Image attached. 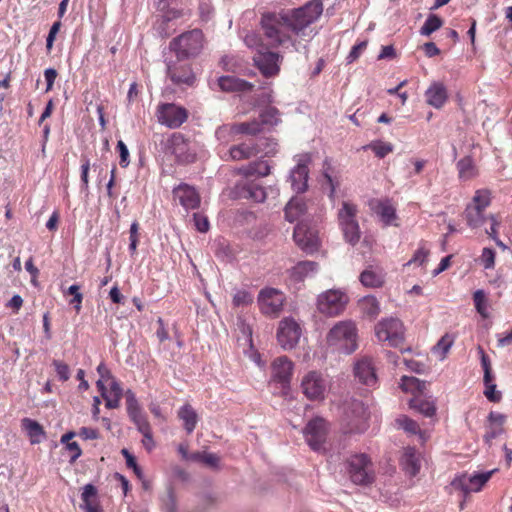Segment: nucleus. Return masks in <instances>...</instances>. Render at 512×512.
Returning a JSON list of instances; mask_svg holds the SVG:
<instances>
[{
    "label": "nucleus",
    "mask_w": 512,
    "mask_h": 512,
    "mask_svg": "<svg viewBox=\"0 0 512 512\" xmlns=\"http://www.w3.org/2000/svg\"><path fill=\"white\" fill-rule=\"evenodd\" d=\"M378 158H384L393 151V145L389 142L375 141L368 146Z\"/></svg>",
    "instance_id": "nucleus-51"
},
{
    "label": "nucleus",
    "mask_w": 512,
    "mask_h": 512,
    "mask_svg": "<svg viewBox=\"0 0 512 512\" xmlns=\"http://www.w3.org/2000/svg\"><path fill=\"white\" fill-rule=\"evenodd\" d=\"M170 149L181 163L189 164L196 160L195 150L191 149L189 141L181 133H174L172 135Z\"/></svg>",
    "instance_id": "nucleus-15"
},
{
    "label": "nucleus",
    "mask_w": 512,
    "mask_h": 512,
    "mask_svg": "<svg viewBox=\"0 0 512 512\" xmlns=\"http://www.w3.org/2000/svg\"><path fill=\"white\" fill-rule=\"evenodd\" d=\"M256 147L258 146H254L253 140L232 145L223 159L233 161L250 159L259 154V149L257 150Z\"/></svg>",
    "instance_id": "nucleus-22"
},
{
    "label": "nucleus",
    "mask_w": 512,
    "mask_h": 512,
    "mask_svg": "<svg viewBox=\"0 0 512 512\" xmlns=\"http://www.w3.org/2000/svg\"><path fill=\"white\" fill-rule=\"evenodd\" d=\"M346 473L355 485H371L376 478L371 458L365 453H358L346 459Z\"/></svg>",
    "instance_id": "nucleus-3"
},
{
    "label": "nucleus",
    "mask_w": 512,
    "mask_h": 512,
    "mask_svg": "<svg viewBox=\"0 0 512 512\" xmlns=\"http://www.w3.org/2000/svg\"><path fill=\"white\" fill-rule=\"evenodd\" d=\"M341 409L340 422L347 433H363L368 428L369 413L362 401L350 399Z\"/></svg>",
    "instance_id": "nucleus-2"
},
{
    "label": "nucleus",
    "mask_w": 512,
    "mask_h": 512,
    "mask_svg": "<svg viewBox=\"0 0 512 512\" xmlns=\"http://www.w3.org/2000/svg\"><path fill=\"white\" fill-rule=\"evenodd\" d=\"M156 117L161 125L176 129L187 121L189 112L185 107L174 103H161L157 106Z\"/></svg>",
    "instance_id": "nucleus-8"
},
{
    "label": "nucleus",
    "mask_w": 512,
    "mask_h": 512,
    "mask_svg": "<svg viewBox=\"0 0 512 512\" xmlns=\"http://www.w3.org/2000/svg\"><path fill=\"white\" fill-rule=\"evenodd\" d=\"M258 120L261 123L262 130L265 125L275 126L280 121L279 111L275 107H267L260 113Z\"/></svg>",
    "instance_id": "nucleus-45"
},
{
    "label": "nucleus",
    "mask_w": 512,
    "mask_h": 512,
    "mask_svg": "<svg viewBox=\"0 0 512 512\" xmlns=\"http://www.w3.org/2000/svg\"><path fill=\"white\" fill-rule=\"evenodd\" d=\"M409 406L426 417H432L436 413L434 401L415 396L409 401Z\"/></svg>",
    "instance_id": "nucleus-35"
},
{
    "label": "nucleus",
    "mask_w": 512,
    "mask_h": 512,
    "mask_svg": "<svg viewBox=\"0 0 512 512\" xmlns=\"http://www.w3.org/2000/svg\"><path fill=\"white\" fill-rule=\"evenodd\" d=\"M320 16V1L312 0L304 6L281 11L265 13L261 18V26L271 47L286 46L291 43L292 35L299 34Z\"/></svg>",
    "instance_id": "nucleus-1"
},
{
    "label": "nucleus",
    "mask_w": 512,
    "mask_h": 512,
    "mask_svg": "<svg viewBox=\"0 0 512 512\" xmlns=\"http://www.w3.org/2000/svg\"><path fill=\"white\" fill-rule=\"evenodd\" d=\"M354 375L358 381L367 386H375L377 375L373 360L370 357H362L354 364Z\"/></svg>",
    "instance_id": "nucleus-18"
},
{
    "label": "nucleus",
    "mask_w": 512,
    "mask_h": 512,
    "mask_svg": "<svg viewBox=\"0 0 512 512\" xmlns=\"http://www.w3.org/2000/svg\"><path fill=\"white\" fill-rule=\"evenodd\" d=\"M473 299H474L475 308H476L477 312L482 317L487 318L488 317V312H487L488 304H487V299H486V295H485L484 291L483 290L475 291V293L473 295Z\"/></svg>",
    "instance_id": "nucleus-50"
},
{
    "label": "nucleus",
    "mask_w": 512,
    "mask_h": 512,
    "mask_svg": "<svg viewBox=\"0 0 512 512\" xmlns=\"http://www.w3.org/2000/svg\"><path fill=\"white\" fill-rule=\"evenodd\" d=\"M426 102L436 109L441 108L448 99L446 87L443 83L433 82L425 92Z\"/></svg>",
    "instance_id": "nucleus-27"
},
{
    "label": "nucleus",
    "mask_w": 512,
    "mask_h": 512,
    "mask_svg": "<svg viewBox=\"0 0 512 512\" xmlns=\"http://www.w3.org/2000/svg\"><path fill=\"white\" fill-rule=\"evenodd\" d=\"M285 301L284 294L275 288L262 289L258 296L260 311L268 316H278Z\"/></svg>",
    "instance_id": "nucleus-11"
},
{
    "label": "nucleus",
    "mask_w": 512,
    "mask_h": 512,
    "mask_svg": "<svg viewBox=\"0 0 512 512\" xmlns=\"http://www.w3.org/2000/svg\"><path fill=\"white\" fill-rule=\"evenodd\" d=\"M491 204V191L479 189L475 192L471 202L466 206L464 218L467 225L476 229L481 227L488 217L485 216V209Z\"/></svg>",
    "instance_id": "nucleus-6"
},
{
    "label": "nucleus",
    "mask_w": 512,
    "mask_h": 512,
    "mask_svg": "<svg viewBox=\"0 0 512 512\" xmlns=\"http://www.w3.org/2000/svg\"><path fill=\"white\" fill-rule=\"evenodd\" d=\"M294 364L287 356H280L271 364V380L279 383L283 389L289 388Z\"/></svg>",
    "instance_id": "nucleus-13"
},
{
    "label": "nucleus",
    "mask_w": 512,
    "mask_h": 512,
    "mask_svg": "<svg viewBox=\"0 0 512 512\" xmlns=\"http://www.w3.org/2000/svg\"><path fill=\"white\" fill-rule=\"evenodd\" d=\"M271 172V165L267 160L258 159L248 163L245 166L240 167L237 170V174L245 178L249 177H265Z\"/></svg>",
    "instance_id": "nucleus-26"
},
{
    "label": "nucleus",
    "mask_w": 512,
    "mask_h": 512,
    "mask_svg": "<svg viewBox=\"0 0 512 512\" xmlns=\"http://www.w3.org/2000/svg\"><path fill=\"white\" fill-rule=\"evenodd\" d=\"M453 338L445 334L441 337V339L437 342L436 346L434 347L435 352L441 351L440 359L443 360L446 358V355L448 351L450 350L451 346L453 345Z\"/></svg>",
    "instance_id": "nucleus-52"
},
{
    "label": "nucleus",
    "mask_w": 512,
    "mask_h": 512,
    "mask_svg": "<svg viewBox=\"0 0 512 512\" xmlns=\"http://www.w3.org/2000/svg\"><path fill=\"white\" fill-rule=\"evenodd\" d=\"M97 490L92 484L84 486L81 498L84 504L85 512H101L96 499Z\"/></svg>",
    "instance_id": "nucleus-33"
},
{
    "label": "nucleus",
    "mask_w": 512,
    "mask_h": 512,
    "mask_svg": "<svg viewBox=\"0 0 512 512\" xmlns=\"http://www.w3.org/2000/svg\"><path fill=\"white\" fill-rule=\"evenodd\" d=\"M178 417L184 422V428L188 434L192 433L197 424V413L191 405L185 404L178 411Z\"/></svg>",
    "instance_id": "nucleus-37"
},
{
    "label": "nucleus",
    "mask_w": 512,
    "mask_h": 512,
    "mask_svg": "<svg viewBox=\"0 0 512 512\" xmlns=\"http://www.w3.org/2000/svg\"><path fill=\"white\" fill-rule=\"evenodd\" d=\"M89 170H90V161L87 157H81V182L82 188L87 190L89 187Z\"/></svg>",
    "instance_id": "nucleus-58"
},
{
    "label": "nucleus",
    "mask_w": 512,
    "mask_h": 512,
    "mask_svg": "<svg viewBox=\"0 0 512 512\" xmlns=\"http://www.w3.org/2000/svg\"><path fill=\"white\" fill-rule=\"evenodd\" d=\"M478 352L481 358V364L484 370V382L492 380L491 363L489 357L485 354V351L481 346H478Z\"/></svg>",
    "instance_id": "nucleus-55"
},
{
    "label": "nucleus",
    "mask_w": 512,
    "mask_h": 512,
    "mask_svg": "<svg viewBox=\"0 0 512 512\" xmlns=\"http://www.w3.org/2000/svg\"><path fill=\"white\" fill-rule=\"evenodd\" d=\"M301 336L300 325L290 317L279 322L277 340L284 350H290L296 346Z\"/></svg>",
    "instance_id": "nucleus-10"
},
{
    "label": "nucleus",
    "mask_w": 512,
    "mask_h": 512,
    "mask_svg": "<svg viewBox=\"0 0 512 512\" xmlns=\"http://www.w3.org/2000/svg\"><path fill=\"white\" fill-rule=\"evenodd\" d=\"M234 123L219 126L215 131L217 140L222 143H229L237 139Z\"/></svg>",
    "instance_id": "nucleus-44"
},
{
    "label": "nucleus",
    "mask_w": 512,
    "mask_h": 512,
    "mask_svg": "<svg viewBox=\"0 0 512 512\" xmlns=\"http://www.w3.org/2000/svg\"><path fill=\"white\" fill-rule=\"evenodd\" d=\"M166 7L167 9L165 10L163 15L164 22H170L172 20L184 17L185 15H190V13L185 12L183 9L169 8V6Z\"/></svg>",
    "instance_id": "nucleus-61"
},
{
    "label": "nucleus",
    "mask_w": 512,
    "mask_h": 512,
    "mask_svg": "<svg viewBox=\"0 0 512 512\" xmlns=\"http://www.w3.org/2000/svg\"><path fill=\"white\" fill-rule=\"evenodd\" d=\"M317 273V263L312 261H302L296 264L289 271V279L292 283L298 284L308 277H313Z\"/></svg>",
    "instance_id": "nucleus-25"
},
{
    "label": "nucleus",
    "mask_w": 512,
    "mask_h": 512,
    "mask_svg": "<svg viewBox=\"0 0 512 512\" xmlns=\"http://www.w3.org/2000/svg\"><path fill=\"white\" fill-rule=\"evenodd\" d=\"M400 387L404 392H418L421 394L426 388V384L424 381H421L416 377L403 376L401 378Z\"/></svg>",
    "instance_id": "nucleus-43"
},
{
    "label": "nucleus",
    "mask_w": 512,
    "mask_h": 512,
    "mask_svg": "<svg viewBox=\"0 0 512 512\" xmlns=\"http://www.w3.org/2000/svg\"><path fill=\"white\" fill-rule=\"evenodd\" d=\"M235 189L238 197L257 203L264 202L267 197L265 188L252 181L238 182Z\"/></svg>",
    "instance_id": "nucleus-19"
},
{
    "label": "nucleus",
    "mask_w": 512,
    "mask_h": 512,
    "mask_svg": "<svg viewBox=\"0 0 512 512\" xmlns=\"http://www.w3.org/2000/svg\"><path fill=\"white\" fill-rule=\"evenodd\" d=\"M167 75L175 85L192 86L195 82V75L188 63L181 60L167 65Z\"/></svg>",
    "instance_id": "nucleus-16"
},
{
    "label": "nucleus",
    "mask_w": 512,
    "mask_h": 512,
    "mask_svg": "<svg viewBox=\"0 0 512 512\" xmlns=\"http://www.w3.org/2000/svg\"><path fill=\"white\" fill-rule=\"evenodd\" d=\"M293 238L296 244L306 253H314L320 247L319 231L316 225L300 222L294 228Z\"/></svg>",
    "instance_id": "nucleus-9"
},
{
    "label": "nucleus",
    "mask_w": 512,
    "mask_h": 512,
    "mask_svg": "<svg viewBox=\"0 0 512 512\" xmlns=\"http://www.w3.org/2000/svg\"><path fill=\"white\" fill-rule=\"evenodd\" d=\"M358 213L357 206L350 202H343L342 208L338 212L340 227L348 225L352 222H358L356 219Z\"/></svg>",
    "instance_id": "nucleus-39"
},
{
    "label": "nucleus",
    "mask_w": 512,
    "mask_h": 512,
    "mask_svg": "<svg viewBox=\"0 0 512 512\" xmlns=\"http://www.w3.org/2000/svg\"><path fill=\"white\" fill-rule=\"evenodd\" d=\"M484 383L486 386L484 394L487 397V399L492 402H498L501 399V395L499 393H496V385L492 383V380Z\"/></svg>",
    "instance_id": "nucleus-64"
},
{
    "label": "nucleus",
    "mask_w": 512,
    "mask_h": 512,
    "mask_svg": "<svg viewBox=\"0 0 512 512\" xmlns=\"http://www.w3.org/2000/svg\"><path fill=\"white\" fill-rule=\"evenodd\" d=\"M52 365L55 368L59 380L65 382L70 378V369L66 363L60 360H53Z\"/></svg>",
    "instance_id": "nucleus-56"
},
{
    "label": "nucleus",
    "mask_w": 512,
    "mask_h": 512,
    "mask_svg": "<svg viewBox=\"0 0 512 512\" xmlns=\"http://www.w3.org/2000/svg\"><path fill=\"white\" fill-rule=\"evenodd\" d=\"M327 343L335 346L346 354L354 352L358 347V333L356 324L351 320L340 321L329 331Z\"/></svg>",
    "instance_id": "nucleus-4"
},
{
    "label": "nucleus",
    "mask_w": 512,
    "mask_h": 512,
    "mask_svg": "<svg viewBox=\"0 0 512 512\" xmlns=\"http://www.w3.org/2000/svg\"><path fill=\"white\" fill-rule=\"evenodd\" d=\"M218 84L221 90L226 92H246L251 91L254 87L252 83L235 76H222L219 78Z\"/></svg>",
    "instance_id": "nucleus-30"
},
{
    "label": "nucleus",
    "mask_w": 512,
    "mask_h": 512,
    "mask_svg": "<svg viewBox=\"0 0 512 512\" xmlns=\"http://www.w3.org/2000/svg\"><path fill=\"white\" fill-rule=\"evenodd\" d=\"M21 427L29 436L32 444L40 443L45 435L43 427L37 421L30 418L22 419Z\"/></svg>",
    "instance_id": "nucleus-32"
},
{
    "label": "nucleus",
    "mask_w": 512,
    "mask_h": 512,
    "mask_svg": "<svg viewBox=\"0 0 512 512\" xmlns=\"http://www.w3.org/2000/svg\"><path fill=\"white\" fill-rule=\"evenodd\" d=\"M481 262L485 269H492L495 266V252L490 248H484L481 254Z\"/></svg>",
    "instance_id": "nucleus-59"
},
{
    "label": "nucleus",
    "mask_w": 512,
    "mask_h": 512,
    "mask_svg": "<svg viewBox=\"0 0 512 512\" xmlns=\"http://www.w3.org/2000/svg\"><path fill=\"white\" fill-rule=\"evenodd\" d=\"M126 406L130 419L143 414L135 394L131 390L126 392Z\"/></svg>",
    "instance_id": "nucleus-49"
},
{
    "label": "nucleus",
    "mask_w": 512,
    "mask_h": 512,
    "mask_svg": "<svg viewBox=\"0 0 512 512\" xmlns=\"http://www.w3.org/2000/svg\"><path fill=\"white\" fill-rule=\"evenodd\" d=\"M324 179L326 183L329 185V197L331 199H334L336 189L340 186V179L338 176L333 175L332 172H329V169H327L324 173Z\"/></svg>",
    "instance_id": "nucleus-54"
},
{
    "label": "nucleus",
    "mask_w": 512,
    "mask_h": 512,
    "mask_svg": "<svg viewBox=\"0 0 512 512\" xmlns=\"http://www.w3.org/2000/svg\"><path fill=\"white\" fill-rule=\"evenodd\" d=\"M305 210V203L301 199L292 198L285 206V219L292 223L304 214Z\"/></svg>",
    "instance_id": "nucleus-38"
},
{
    "label": "nucleus",
    "mask_w": 512,
    "mask_h": 512,
    "mask_svg": "<svg viewBox=\"0 0 512 512\" xmlns=\"http://www.w3.org/2000/svg\"><path fill=\"white\" fill-rule=\"evenodd\" d=\"M97 372H98L100 378L96 382V386H97V389L99 390V392L104 393L105 389H107L105 383L114 379V377H113L110 369L106 366V364L104 362H101L98 365Z\"/></svg>",
    "instance_id": "nucleus-48"
},
{
    "label": "nucleus",
    "mask_w": 512,
    "mask_h": 512,
    "mask_svg": "<svg viewBox=\"0 0 512 512\" xmlns=\"http://www.w3.org/2000/svg\"><path fill=\"white\" fill-rule=\"evenodd\" d=\"M459 178L467 181L478 175L477 167L470 156H466L457 162Z\"/></svg>",
    "instance_id": "nucleus-34"
},
{
    "label": "nucleus",
    "mask_w": 512,
    "mask_h": 512,
    "mask_svg": "<svg viewBox=\"0 0 512 512\" xmlns=\"http://www.w3.org/2000/svg\"><path fill=\"white\" fill-rule=\"evenodd\" d=\"M117 150L119 152V155H120V166L123 167V168H126L129 163H130V160H129V151H128V148L127 146L125 145V143L122 141V140H119L117 142Z\"/></svg>",
    "instance_id": "nucleus-62"
},
{
    "label": "nucleus",
    "mask_w": 512,
    "mask_h": 512,
    "mask_svg": "<svg viewBox=\"0 0 512 512\" xmlns=\"http://www.w3.org/2000/svg\"><path fill=\"white\" fill-rule=\"evenodd\" d=\"M442 25L443 21L439 16L435 14H430L426 19L425 23L423 24V26L421 27L420 33L421 35L429 36L433 32L440 29Z\"/></svg>",
    "instance_id": "nucleus-47"
},
{
    "label": "nucleus",
    "mask_w": 512,
    "mask_h": 512,
    "mask_svg": "<svg viewBox=\"0 0 512 512\" xmlns=\"http://www.w3.org/2000/svg\"><path fill=\"white\" fill-rule=\"evenodd\" d=\"M303 394L310 400L320 396V374L317 371L308 372L301 381Z\"/></svg>",
    "instance_id": "nucleus-29"
},
{
    "label": "nucleus",
    "mask_w": 512,
    "mask_h": 512,
    "mask_svg": "<svg viewBox=\"0 0 512 512\" xmlns=\"http://www.w3.org/2000/svg\"><path fill=\"white\" fill-rule=\"evenodd\" d=\"M359 280L365 287L380 288L385 283V272L377 265H369L361 272Z\"/></svg>",
    "instance_id": "nucleus-23"
},
{
    "label": "nucleus",
    "mask_w": 512,
    "mask_h": 512,
    "mask_svg": "<svg viewBox=\"0 0 512 512\" xmlns=\"http://www.w3.org/2000/svg\"><path fill=\"white\" fill-rule=\"evenodd\" d=\"M399 428L403 429L406 433L412 435H419L422 441L426 440L425 433L420 429L418 423L406 415H401L396 419Z\"/></svg>",
    "instance_id": "nucleus-40"
},
{
    "label": "nucleus",
    "mask_w": 512,
    "mask_h": 512,
    "mask_svg": "<svg viewBox=\"0 0 512 512\" xmlns=\"http://www.w3.org/2000/svg\"><path fill=\"white\" fill-rule=\"evenodd\" d=\"M173 195L185 209H196L200 205L201 198L199 193L188 184H180L174 188Z\"/></svg>",
    "instance_id": "nucleus-21"
},
{
    "label": "nucleus",
    "mask_w": 512,
    "mask_h": 512,
    "mask_svg": "<svg viewBox=\"0 0 512 512\" xmlns=\"http://www.w3.org/2000/svg\"><path fill=\"white\" fill-rule=\"evenodd\" d=\"M345 240L351 244L356 245L361 237L360 227L358 222H352L348 225L341 227Z\"/></svg>",
    "instance_id": "nucleus-46"
},
{
    "label": "nucleus",
    "mask_w": 512,
    "mask_h": 512,
    "mask_svg": "<svg viewBox=\"0 0 512 512\" xmlns=\"http://www.w3.org/2000/svg\"><path fill=\"white\" fill-rule=\"evenodd\" d=\"M253 60L264 77L269 78L278 75L280 71L279 54L270 51H258Z\"/></svg>",
    "instance_id": "nucleus-17"
},
{
    "label": "nucleus",
    "mask_w": 512,
    "mask_h": 512,
    "mask_svg": "<svg viewBox=\"0 0 512 512\" xmlns=\"http://www.w3.org/2000/svg\"><path fill=\"white\" fill-rule=\"evenodd\" d=\"M399 464L406 474L414 477L421 469V454L414 447H405L402 450Z\"/></svg>",
    "instance_id": "nucleus-20"
},
{
    "label": "nucleus",
    "mask_w": 512,
    "mask_h": 512,
    "mask_svg": "<svg viewBox=\"0 0 512 512\" xmlns=\"http://www.w3.org/2000/svg\"><path fill=\"white\" fill-rule=\"evenodd\" d=\"M495 470L474 475L462 474L456 477L451 485L454 489L468 495L471 492H479L482 487L487 483Z\"/></svg>",
    "instance_id": "nucleus-12"
},
{
    "label": "nucleus",
    "mask_w": 512,
    "mask_h": 512,
    "mask_svg": "<svg viewBox=\"0 0 512 512\" xmlns=\"http://www.w3.org/2000/svg\"><path fill=\"white\" fill-rule=\"evenodd\" d=\"M234 307L248 306L253 302L252 295L246 290H239L233 296Z\"/></svg>",
    "instance_id": "nucleus-53"
},
{
    "label": "nucleus",
    "mask_w": 512,
    "mask_h": 512,
    "mask_svg": "<svg viewBox=\"0 0 512 512\" xmlns=\"http://www.w3.org/2000/svg\"><path fill=\"white\" fill-rule=\"evenodd\" d=\"M194 223L196 226V229L199 232H207L209 230V221L206 216L200 214V213H194L193 215Z\"/></svg>",
    "instance_id": "nucleus-63"
},
{
    "label": "nucleus",
    "mask_w": 512,
    "mask_h": 512,
    "mask_svg": "<svg viewBox=\"0 0 512 512\" xmlns=\"http://www.w3.org/2000/svg\"><path fill=\"white\" fill-rule=\"evenodd\" d=\"M404 325L397 318H385L375 326V335L379 341L388 342L397 347L404 341Z\"/></svg>",
    "instance_id": "nucleus-7"
},
{
    "label": "nucleus",
    "mask_w": 512,
    "mask_h": 512,
    "mask_svg": "<svg viewBox=\"0 0 512 512\" xmlns=\"http://www.w3.org/2000/svg\"><path fill=\"white\" fill-rule=\"evenodd\" d=\"M237 136L249 135L255 136L262 132L261 123L257 119H253L247 122H236L234 123Z\"/></svg>",
    "instance_id": "nucleus-41"
},
{
    "label": "nucleus",
    "mask_w": 512,
    "mask_h": 512,
    "mask_svg": "<svg viewBox=\"0 0 512 512\" xmlns=\"http://www.w3.org/2000/svg\"><path fill=\"white\" fill-rule=\"evenodd\" d=\"M169 47L175 52L178 60L194 57L203 47V33L199 29L182 33L170 42Z\"/></svg>",
    "instance_id": "nucleus-5"
},
{
    "label": "nucleus",
    "mask_w": 512,
    "mask_h": 512,
    "mask_svg": "<svg viewBox=\"0 0 512 512\" xmlns=\"http://www.w3.org/2000/svg\"><path fill=\"white\" fill-rule=\"evenodd\" d=\"M309 169L306 163L299 162L290 174L291 186L297 193L305 192L307 189Z\"/></svg>",
    "instance_id": "nucleus-28"
},
{
    "label": "nucleus",
    "mask_w": 512,
    "mask_h": 512,
    "mask_svg": "<svg viewBox=\"0 0 512 512\" xmlns=\"http://www.w3.org/2000/svg\"><path fill=\"white\" fill-rule=\"evenodd\" d=\"M348 296L341 290H328L322 295V313L329 316L341 314L348 304Z\"/></svg>",
    "instance_id": "nucleus-14"
},
{
    "label": "nucleus",
    "mask_w": 512,
    "mask_h": 512,
    "mask_svg": "<svg viewBox=\"0 0 512 512\" xmlns=\"http://www.w3.org/2000/svg\"><path fill=\"white\" fill-rule=\"evenodd\" d=\"M370 208L381 218L386 226L394 224V221L397 219L396 209L389 200H372Z\"/></svg>",
    "instance_id": "nucleus-24"
},
{
    "label": "nucleus",
    "mask_w": 512,
    "mask_h": 512,
    "mask_svg": "<svg viewBox=\"0 0 512 512\" xmlns=\"http://www.w3.org/2000/svg\"><path fill=\"white\" fill-rule=\"evenodd\" d=\"M68 294L73 295V299L70 301V303L74 304L76 311L79 312L83 300V295L80 293V287L78 285H71L68 288Z\"/></svg>",
    "instance_id": "nucleus-60"
},
{
    "label": "nucleus",
    "mask_w": 512,
    "mask_h": 512,
    "mask_svg": "<svg viewBox=\"0 0 512 512\" xmlns=\"http://www.w3.org/2000/svg\"><path fill=\"white\" fill-rule=\"evenodd\" d=\"M131 420L137 426L138 431L142 435L152 432L151 425L144 414L136 416Z\"/></svg>",
    "instance_id": "nucleus-57"
},
{
    "label": "nucleus",
    "mask_w": 512,
    "mask_h": 512,
    "mask_svg": "<svg viewBox=\"0 0 512 512\" xmlns=\"http://www.w3.org/2000/svg\"><path fill=\"white\" fill-rule=\"evenodd\" d=\"M361 312L371 319L376 318L380 313V304L376 297L365 296L358 302Z\"/></svg>",
    "instance_id": "nucleus-36"
},
{
    "label": "nucleus",
    "mask_w": 512,
    "mask_h": 512,
    "mask_svg": "<svg viewBox=\"0 0 512 512\" xmlns=\"http://www.w3.org/2000/svg\"><path fill=\"white\" fill-rule=\"evenodd\" d=\"M254 146L256 149H259V154H263L264 156L270 157L275 155L277 152V142L274 138L270 137H261L256 140H253Z\"/></svg>",
    "instance_id": "nucleus-42"
},
{
    "label": "nucleus",
    "mask_w": 512,
    "mask_h": 512,
    "mask_svg": "<svg viewBox=\"0 0 512 512\" xmlns=\"http://www.w3.org/2000/svg\"><path fill=\"white\" fill-rule=\"evenodd\" d=\"M304 438L309 447L314 451L320 450V418L311 419L303 430Z\"/></svg>",
    "instance_id": "nucleus-31"
}]
</instances>
